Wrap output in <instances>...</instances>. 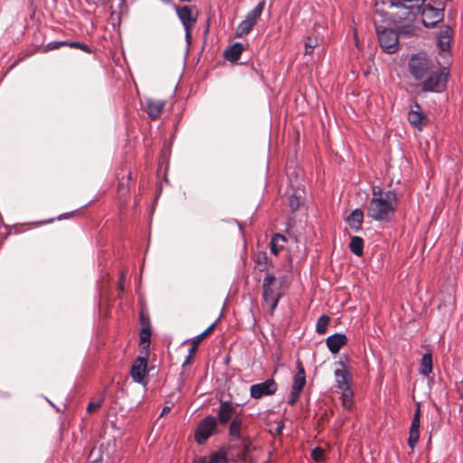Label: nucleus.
I'll use <instances>...</instances> for the list:
<instances>
[{"label":"nucleus","mask_w":463,"mask_h":463,"mask_svg":"<svg viewBox=\"0 0 463 463\" xmlns=\"http://www.w3.org/2000/svg\"><path fill=\"white\" fill-rule=\"evenodd\" d=\"M461 383H462V390L459 388V389H458V391H459V392H462V394H463V379H462Z\"/></svg>","instance_id":"de8ad7c7"},{"label":"nucleus","mask_w":463,"mask_h":463,"mask_svg":"<svg viewBox=\"0 0 463 463\" xmlns=\"http://www.w3.org/2000/svg\"><path fill=\"white\" fill-rule=\"evenodd\" d=\"M278 385L273 379H268L262 383L252 384L250 389V397L260 399L264 396H269L277 392Z\"/></svg>","instance_id":"6e6552de"},{"label":"nucleus","mask_w":463,"mask_h":463,"mask_svg":"<svg viewBox=\"0 0 463 463\" xmlns=\"http://www.w3.org/2000/svg\"><path fill=\"white\" fill-rule=\"evenodd\" d=\"M269 263V260L266 254H261L258 256L256 265L260 271H264L267 269Z\"/></svg>","instance_id":"2f4dec72"},{"label":"nucleus","mask_w":463,"mask_h":463,"mask_svg":"<svg viewBox=\"0 0 463 463\" xmlns=\"http://www.w3.org/2000/svg\"><path fill=\"white\" fill-rule=\"evenodd\" d=\"M301 392L300 391H296L295 389H292L291 388V391H290V393H289V396H288V402L290 404V405H293L295 404L298 398H299V395H300Z\"/></svg>","instance_id":"58836bf2"},{"label":"nucleus","mask_w":463,"mask_h":463,"mask_svg":"<svg viewBox=\"0 0 463 463\" xmlns=\"http://www.w3.org/2000/svg\"><path fill=\"white\" fill-rule=\"evenodd\" d=\"M165 102L164 100H154L147 99L146 101V112L151 119H156L162 113Z\"/></svg>","instance_id":"2eb2a0df"},{"label":"nucleus","mask_w":463,"mask_h":463,"mask_svg":"<svg viewBox=\"0 0 463 463\" xmlns=\"http://www.w3.org/2000/svg\"><path fill=\"white\" fill-rule=\"evenodd\" d=\"M408 121L412 128L419 131L428 125V117L417 101L412 100L409 105Z\"/></svg>","instance_id":"39448f33"},{"label":"nucleus","mask_w":463,"mask_h":463,"mask_svg":"<svg viewBox=\"0 0 463 463\" xmlns=\"http://www.w3.org/2000/svg\"><path fill=\"white\" fill-rule=\"evenodd\" d=\"M363 221L364 213L361 209H354L346 218V222H348L350 228L355 232L361 230Z\"/></svg>","instance_id":"dca6fc26"},{"label":"nucleus","mask_w":463,"mask_h":463,"mask_svg":"<svg viewBox=\"0 0 463 463\" xmlns=\"http://www.w3.org/2000/svg\"><path fill=\"white\" fill-rule=\"evenodd\" d=\"M101 401L96 402H90L87 407V411L90 413L94 412L101 406Z\"/></svg>","instance_id":"ea45409f"},{"label":"nucleus","mask_w":463,"mask_h":463,"mask_svg":"<svg viewBox=\"0 0 463 463\" xmlns=\"http://www.w3.org/2000/svg\"><path fill=\"white\" fill-rule=\"evenodd\" d=\"M235 407L232 402H222L220 404L218 418L222 424H226L233 416Z\"/></svg>","instance_id":"ddd939ff"},{"label":"nucleus","mask_w":463,"mask_h":463,"mask_svg":"<svg viewBox=\"0 0 463 463\" xmlns=\"http://www.w3.org/2000/svg\"><path fill=\"white\" fill-rule=\"evenodd\" d=\"M432 373V356L431 354H424L420 360V373L429 377Z\"/></svg>","instance_id":"aec40b11"},{"label":"nucleus","mask_w":463,"mask_h":463,"mask_svg":"<svg viewBox=\"0 0 463 463\" xmlns=\"http://www.w3.org/2000/svg\"><path fill=\"white\" fill-rule=\"evenodd\" d=\"M451 39L452 29L448 25L441 26L437 35V45L444 55L449 53Z\"/></svg>","instance_id":"9b49d317"},{"label":"nucleus","mask_w":463,"mask_h":463,"mask_svg":"<svg viewBox=\"0 0 463 463\" xmlns=\"http://www.w3.org/2000/svg\"><path fill=\"white\" fill-rule=\"evenodd\" d=\"M207 458L209 463H226L225 455L221 451L214 452Z\"/></svg>","instance_id":"c756f323"},{"label":"nucleus","mask_w":463,"mask_h":463,"mask_svg":"<svg viewBox=\"0 0 463 463\" xmlns=\"http://www.w3.org/2000/svg\"><path fill=\"white\" fill-rule=\"evenodd\" d=\"M242 425V418L235 416L230 424L229 434L233 439H241V429Z\"/></svg>","instance_id":"4be33fe9"},{"label":"nucleus","mask_w":463,"mask_h":463,"mask_svg":"<svg viewBox=\"0 0 463 463\" xmlns=\"http://www.w3.org/2000/svg\"><path fill=\"white\" fill-rule=\"evenodd\" d=\"M391 6L407 10L408 15H415L420 13L425 0H389Z\"/></svg>","instance_id":"9d476101"},{"label":"nucleus","mask_w":463,"mask_h":463,"mask_svg":"<svg viewBox=\"0 0 463 463\" xmlns=\"http://www.w3.org/2000/svg\"><path fill=\"white\" fill-rule=\"evenodd\" d=\"M420 408H418L413 415V419L411 424L410 430L420 431Z\"/></svg>","instance_id":"7c9ffc66"},{"label":"nucleus","mask_w":463,"mask_h":463,"mask_svg":"<svg viewBox=\"0 0 463 463\" xmlns=\"http://www.w3.org/2000/svg\"><path fill=\"white\" fill-rule=\"evenodd\" d=\"M263 299L269 305L271 312L277 307L282 296L280 286L276 285V278L273 274H267L263 279Z\"/></svg>","instance_id":"7ed1b4c3"},{"label":"nucleus","mask_w":463,"mask_h":463,"mask_svg":"<svg viewBox=\"0 0 463 463\" xmlns=\"http://www.w3.org/2000/svg\"><path fill=\"white\" fill-rule=\"evenodd\" d=\"M147 370V358L138 356L132 364L130 375L134 382L141 383L144 386L147 384L146 374Z\"/></svg>","instance_id":"1a4fd4ad"},{"label":"nucleus","mask_w":463,"mask_h":463,"mask_svg":"<svg viewBox=\"0 0 463 463\" xmlns=\"http://www.w3.org/2000/svg\"><path fill=\"white\" fill-rule=\"evenodd\" d=\"M377 35L381 48L387 53H394L398 50L399 38L392 29L377 27Z\"/></svg>","instance_id":"20e7f679"},{"label":"nucleus","mask_w":463,"mask_h":463,"mask_svg":"<svg viewBox=\"0 0 463 463\" xmlns=\"http://www.w3.org/2000/svg\"><path fill=\"white\" fill-rule=\"evenodd\" d=\"M171 410V407L170 406H165L161 411V415H165L167 414Z\"/></svg>","instance_id":"c03bdc74"},{"label":"nucleus","mask_w":463,"mask_h":463,"mask_svg":"<svg viewBox=\"0 0 463 463\" xmlns=\"http://www.w3.org/2000/svg\"><path fill=\"white\" fill-rule=\"evenodd\" d=\"M177 14L184 27H193L194 25L196 14L192 12L190 7L183 6L177 9Z\"/></svg>","instance_id":"4468645a"},{"label":"nucleus","mask_w":463,"mask_h":463,"mask_svg":"<svg viewBox=\"0 0 463 463\" xmlns=\"http://www.w3.org/2000/svg\"><path fill=\"white\" fill-rule=\"evenodd\" d=\"M311 456L315 461L320 462L324 458V450L321 448L317 447L312 450Z\"/></svg>","instance_id":"e433bc0d"},{"label":"nucleus","mask_w":463,"mask_h":463,"mask_svg":"<svg viewBox=\"0 0 463 463\" xmlns=\"http://www.w3.org/2000/svg\"><path fill=\"white\" fill-rule=\"evenodd\" d=\"M396 201L394 191L383 193L380 186H373L367 207V216L378 222H390L396 211Z\"/></svg>","instance_id":"f03ea898"},{"label":"nucleus","mask_w":463,"mask_h":463,"mask_svg":"<svg viewBox=\"0 0 463 463\" xmlns=\"http://www.w3.org/2000/svg\"><path fill=\"white\" fill-rule=\"evenodd\" d=\"M408 71L415 80L420 81L423 92L440 93L446 89L449 68L439 66L425 52H418L410 58Z\"/></svg>","instance_id":"f257e3e1"},{"label":"nucleus","mask_w":463,"mask_h":463,"mask_svg":"<svg viewBox=\"0 0 463 463\" xmlns=\"http://www.w3.org/2000/svg\"><path fill=\"white\" fill-rule=\"evenodd\" d=\"M66 45H67V41H55V42L49 43L45 46L44 49H45V52H49V51L59 49L60 47L66 46Z\"/></svg>","instance_id":"c9c22d12"},{"label":"nucleus","mask_w":463,"mask_h":463,"mask_svg":"<svg viewBox=\"0 0 463 463\" xmlns=\"http://www.w3.org/2000/svg\"><path fill=\"white\" fill-rule=\"evenodd\" d=\"M118 8L121 10L125 6V0H118Z\"/></svg>","instance_id":"a18cd8bd"},{"label":"nucleus","mask_w":463,"mask_h":463,"mask_svg":"<svg viewBox=\"0 0 463 463\" xmlns=\"http://www.w3.org/2000/svg\"><path fill=\"white\" fill-rule=\"evenodd\" d=\"M253 26H254V24L244 19L243 21H241L240 23V24L238 25V27L236 29L237 36H242L244 34H248Z\"/></svg>","instance_id":"cd10ccee"},{"label":"nucleus","mask_w":463,"mask_h":463,"mask_svg":"<svg viewBox=\"0 0 463 463\" xmlns=\"http://www.w3.org/2000/svg\"><path fill=\"white\" fill-rule=\"evenodd\" d=\"M330 318L326 315L321 316L317 322L316 330L317 334L324 335L326 332Z\"/></svg>","instance_id":"bb28decb"},{"label":"nucleus","mask_w":463,"mask_h":463,"mask_svg":"<svg viewBox=\"0 0 463 463\" xmlns=\"http://www.w3.org/2000/svg\"><path fill=\"white\" fill-rule=\"evenodd\" d=\"M420 431L410 430L408 444L411 449L415 448L419 441Z\"/></svg>","instance_id":"72a5a7b5"},{"label":"nucleus","mask_w":463,"mask_h":463,"mask_svg":"<svg viewBox=\"0 0 463 463\" xmlns=\"http://www.w3.org/2000/svg\"><path fill=\"white\" fill-rule=\"evenodd\" d=\"M421 22L425 27H433L443 18V9L430 5H422L420 10Z\"/></svg>","instance_id":"0eeeda50"},{"label":"nucleus","mask_w":463,"mask_h":463,"mask_svg":"<svg viewBox=\"0 0 463 463\" xmlns=\"http://www.w3.org/2000/svg\"><path fill=\"white\" fill-rule=\"evenodd\" d=\"M194 463H209L206 457L199 458Z\"/></svg>","instance_id":"37998d69"},{"label":"nucleus","mask_w":463,"mask_h":463,"mask_svg":"<svg viewBox=\"0 0 463 463\" xmlns=\"http://www.w3.org/2000/svg\"><path fill=\"white\" fill-rule=\"evenodd\" d=\"M286 241L285 236L281 234L273 235L270 241V250L273 254L277 255L283 249V242Z\"/></svg>","instance_id":"393cba45"},{"label":"nucleus","mask_w":463,"mask_h":463,"mask_svg":"<svg viewBox=\"0 0 463 463\" xmlns=\"http://www.w3.org/2000/svg\"><path fill=\"white\" fill-rule=\"evenodd\" d=\"M217 426V420L213 416H207L199 423L194 439L195 441L202 445L211 437Z\"/></svg>","instance_id":"423d86ee"},{"label":"nucleus","mask_w":463,"mask_h":463,"mask_svg":"<svg viewBox=\"0 0 463 463\" xmlns=\"http://www.w3.org/2000/svg\"><path fill=\"white\" fill-rule=\"evenodd\" d=\"M215 324L216 323L212 324L208 328H206L203 333H201L194 338V340L192 343V345L189 349V354L186 357V360L184 361V365L190 363L192 357L194 355V354L197 350V343H200L208 334H210L214 329Z\"/></svg>","instance_id":"f3484780"},{"label":"nucleus","mask_w":463,"mask_h":463,"mask_svg":"<svg viewBox=\"0 0 463 463\" xmlns=\"http://www.w3.org/2000/svg\"><path fill=\"white\" fill-rule=\"evenodd\" d=\"M282 428H283V425L279 426V427L277 428V432H278V433H279V432L281 431Z\"/></svg>","instance_id":"49530a36"},{"label":"nucleus","mask_w":463,"mask_h":463,"mask_svg":"<svg viewBox=\"0 0 463 463\" xmlns=\"http://www.w3.org/2000/svg\"><path fill=\"white\" fill-rule=\"evenodd\" d=\"M140 336V344L142 345L144 349H147L149 347L151 332L149 328H142L139 334Z\"/></svg>","instance_id":"c85d7f7f"},{"label":"nucleus","mask_w":463,"mask_h":463,"mask_svg":"<svg viewBox=\"0 0 463 463\" xmlns=\"http://www.w3.org/2000/svg\"><path fill=\"white\" fill-rule=\"evenodd\" d=\"M242 51L243 45L240 43H236L225 51L224 56L228 61L234 62L239 60Z\"/></svg>","instance_id":"412c9836"},{"label":"nucleus","mask_w":463,"mask_h":463,"mask_svg":"<svg viewBox=\"0 0 463 463\" xmlns=\"http://www.w3.org/2000/svg\"><path fill=\"white\" fill-rule=\"evenodd\" d=\"M354 392L351 388L342 391V404L344 408L350 411L353 406Z\"/></svg>","instance_id":"a878e982"},{"label":"nucleus","mask_w":463,"mask_h":463,"mask_svg":"<svg viewBox=\"0 0 463 463\" xmlns=\"http://www.w3.org/2000/svg\"><path fill=\"white\" fill-rule=\"evenodd\" d=\"M193 27H184V31H185V40L187 42L188 44H190L191 43V39H192V36H191V29Z\"/></svg>","instance_id":"79ce46f5"},{"label":"nucleus","mask_w":463,"mask_h":463,"mask_svg":"<svg viewBox=\"0 0 463 463\" xmlns=\"http://www.w3.org/2000/svg\"><path fill=\"white\" fill-rule=\"evenodd\" d=\"M66 46H70V47H72V48H78V49H80V50H82V51H84L86 52H90V48L87 45H85V44H83L81 43H79V42H70V41H67V45Z\"/></svg>","instance_id":"4c0bfd02"},{"label":"nucleus","mask_w":463,"mask_h":463,"mask_svg":"<svg viewBox=\"0 0 463 463\" xmlns=\"http://www.w3.org/2000/svg\"><path fill=\"white\" fill-rule=\"evenodd\" d=\"M126 272L125 271H122L121 275H120V278H119V281H118V288L120 290V291H123L124 290V280H125V278H126Z\"/></svg>","instance_id":"a19ab883"},{"label":"nucleus","mask_w":463,"mask_h":463,"mask_svg":"<svg viewBox=\"0 0 463 463\" xmlns=\"http://www.w3.org/2000/svg\"><path fill=\"white\" fill-rule=\"evenodd\" d=\"M335 376L336 381V386L341 391L351 388L348 383V373L344 369H336L335 370Z\"/></svg>","instance_id":"6ab92c4d"},{"label":"nucleus","mask_w":463,"mask_h":463,"mask_svg":"<svg viewBox=\"0 0 463 463\" xmlns=\"http://www.w3.org/2000/svg\"><path fill=\"white\" fill-rule=\"evenodd\" d=\"M265 4L264 0L259 2V4L247 14L245 19L255 24L264 10Z\"/></svg>","instance_id":"5701e85b"},{"label":"nucleus","mask_w":463,"mask_h":463,"mask_svg":"<svg viewBox=\"0 0 463 463\" xmlns=\"http://www.w3.org/2000/svg\"><path fill=\"white\" fill-rule=\"evenodd\" d=\"M300 203V197L295 194L288 197V205L292 212H295Z\"/></svg>","instance_id":"f704fd0d"},{"label":"nucleus","mask_w":463,"mask_h":463,"mask_svg":"<svg viewBox=\"0 0 463 463\" xmlns=\"http://www.w3.org/2000/svg\"><path fill=\"white\" fill-rule=\"evenodd\" d=\"M317 38H307L306 44H305V54H310L313 52L315 47L317 45Z\"/></svg>","instance_id":"473e14b6"},{"label":"nucleus","mask_w":463,"mask_h":463,"mask_svg":"<svg viewBox=\"0 0 463 463\" xmlns=\"http://www.w3.org/2000/svg\"><path fill=\"white\" fill-rule=\"evenodd\" d=\"M350 250L354 255L361 257L364 253V240L361 237L353 236L351 238Z\"/></svg>","instance_id":"b1692460"},{"label":"nucleus","mask_w":463,"mask_h":463,"mask_svg":"<svg viewBox=\"0 0 463 463\" xmlns=\"http://www.w3.org/2000/svg\"><path fill=\"white\" fill-rule=\"evenodd\" d=\"M346 344L347 337L345 334L337 333L326 338V345L332 354H337Z\"/></svg>","instance_id":"f8f14e48"},{"label":"nucleus","mask_w":463,"mask_h":463,"mask_svg":"<svg viewBox=\"0 0 463 463\" xmlns=\"http://www.w3.org/2000/svg\"><path fill=\"white\" fill-rule=\"evenodd\" d=\"M306 384V373L304 367L300 362L298 363V372L294 376L292 389L302 392Z\"/></svg>","instance_id":"a211bd4d"}]
</instances>
